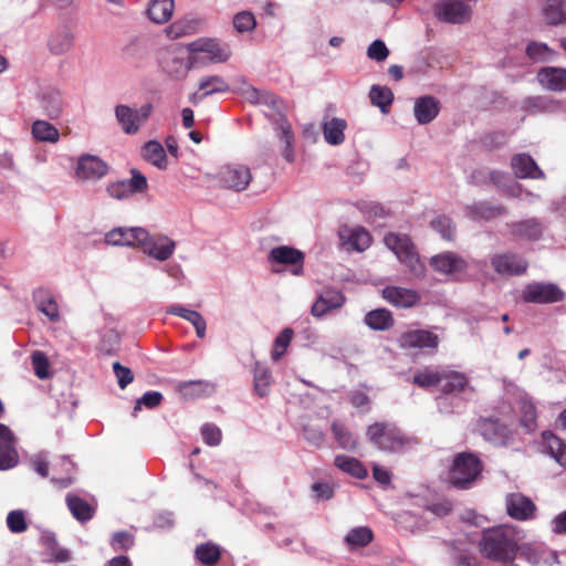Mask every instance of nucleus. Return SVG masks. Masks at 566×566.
Listing matches in <instances>:
<instances>
[{"label":"nucleus","instance_id":"c756f323","mask_svg":"<svg viewBox=\"0 0 566 566\" xmlns=\"http://www.w3.org/2000/svg\"><path fill=\"white\" fill-rule=\"evenodd\" d=\"M143 158L158 169H166L168 159L163 145L157 140L147 142L142 148Z\"/></svg>","mask_w":566,"mask_h":566},{"label":"nucleus","instance_id":"39448f33","mask_svg":"<svg viewBox=\"0 0 566 566\" xmlns=\"http://www.w3.org/2000/svg\"><path fill=\"white\" fill-rule=\"evenodd\" d=\"M431 269L448 281L463 280L469 270L468 261L457 252L444 251L430 258Z\"/></svg>","mask_w":566,"mask_h":566},{"label":"nucleus","instance_id":"79ce46f5","mask_svg":"<svg viewBox=\"0 0 566 566\" xmlns=\"http://www.w3.org/2000/svg\"><path fill=\"white\" fill-rule=\"evenodd\" d=\"M66 503L72 515L76 520L85 522L93 517L94 509L81 497L75 495H67Z\"/></svg>","mask_w":566,"mask_h":566},{"label":"nucleus","instance_id":"b1692460","mask_svg":"<svg viewBox=\"0 0 566 566\" xmlns=\"http://www.w3.org/2000/svg\"><path fill=\"white\" fill-rule=\"evenodd\" d=\"M38 102L43 113L51 119L57 118L63 109L61 93L55 88H44L38 95Z\"/></svg>","mask_w":566,"mask_h":566},{"label":"nucleus","instance_id":"4be33fe9","mask_svg":"<svg viewBox=\"0 0 566 566\" xmlns=\"http://www.w3.org/2000/svg\"><path fill=\"white\" fill-rule=\"evenodd\" d=\"M14 436L3 423H0V470H8L17 465L18 452L14 448Z\"/></svg>","mask_w":566,"mask_h":566},{"label":"nucleus","instance_id":"bf43d9fd","mask_svg":"<svg viewBox=\"0 0 566 566\" xmlns=\"http://www.w3.org/2000/svg\"><path fill=\"white\" fill-rule=\"evenodd\" d=\"M526 54L532 60L545 61L553 54V51L545 43L532 42L526 48Z\"/></svg>","mask_w":566,"mask_h":566},{"label":"nucleus","instance_id":"4c0bfd02","mask_svg":"<svg viewBox=\"0 0 566 566\" xmlns=\"http://www.w3.org/2000/svg\"><path fill=\"white\" fill-rule=\"evenodd\" d=\"M332 432L337 441L339 448L345 450H355L357 447V439L353 432L340 421L332 422Z\"/></svg>","mask_w":566,"mask_h":566},{"label":"nucleus","instance_id":"a211bd4d","mask_svg":"<svg viewBox=\"0 0 566 566\" xmlns=\"http://www.w3.org/2000/svg\"><path fill=\"white\" fill-rule=\"evenodd\" d=\"M269 261L277 264L293 265L292 273L300 275L303 272L304 253L292 247L281 245L270 251Z\"/></svg>","mask_w":566,"mask_h":566},{"label":"nucleus","instance_id":"6ab92c4d","mask_svg":"<svg viewBox=\"0 0 566 566\" xmlns=\"http://www.w3.org/2000/svg\"><path fill=\"white\" fill-rule=\"evenodd\" d=\"M494 271L501 275H521L527 270L528 263L513 253L496 254L491 259Z\"/></svg>","mask_w":566,"mask_h":566},{"label":"nucleus","instance_id":"680f3d73","mask_svg":"<svg viewBox=\"0 0 566 566\" xmlns=\"http://www.w3.org/2000/svg\"><path fill=\"white\" fill-rule=\"evenodd\" d=\"M388 55L389 50L381 40H375L367 49V56L377 62L385 61Z\"/></svg>","mask_w":566,"mask_h":566},{"label":"nucleus","instance_id":"774afa93","mask_svg":"<svg viewBox=\"0 0 566 566\" xmlns=\"http://www.w3.org/2000/svg\"><path fill=\"white\" fill-rule=\"evenodd\" d=\"M316 500H329L334 495L333 486L327 482H316L312 485Z\"/></svg>","mask_w":566,"mask_h":566},{"label":"nucleus","instance_id":"5701e85b","mask_svg":"<svg viewBox=\"0 0 566 566\" xmlns=\"http://www.w3.org/2000/svg\"><path fill=\"white\" fill-rule=\"evenodd\" d=\"M537 81L547 91H566V67L545 66L537 72Z\"/></svg>","mask_w":566,"mask_h":566},{"label":"nucleus","instance_id":"f3484780","mask_svg":"<svg viewBox=\"0 0 566 566\" xmlns=\"http://www.w3.org/2000/svg\"><path fill=\"white\" fill-rule=\"evenodd\" d=\"M339 241L348 251L363 252L371 244V235L361 227L344 226L338 231Z\"/></svg>","mask_w":566,"mask_h":566},{"label":"nucleus","instance_id":"bb28decb","mask_svg":"<svg viewBox=\"0 0 566 566\" xmlns=\"http://www.w3.org/2000/svg\"><path fill=\"white\" fill-rule=\"evenodd\" d=\"M440 111V103L432 96L419 97L415 102V116L419 124H428L432 122Z\"/></svg>","mask_w":566,"mask_h":566},{"label":"nucleus","instance_id":"a19ab883","mask_svg":"<svg viewBox=\"0 0 566 566\" xmlns=\"http://www.w3.org/2000/svg\"><path fill=\"white\" fill-rule=\"evenodd\" d=\"M195 556L201 564L213 566L221 558V549L217 544L208 542L197 546Z\"/></svg>","mask_w":566,"mask_h":566},{"label":"nucleus","instance_id":"393cba45","mask_svg":"<svg viewBox=\"0 0 566 566\" xmlns=\"http://www.w3.org/2000/svg\"><path fill=\"white\" fill-rule=\"evenodd\" d=\"M199 90L203 91L202 94L195 93L190 96V102L197 104L205 97L216 94L226 93L230 90L227 81L220 75H209L201 77L198 83Z\"/></svg>","mask_w":566,"mask_h":566},{"label":"nucleus","instance_id":"f257e3e1","mask_svg":"<svg viewBox=\"0 0 566 566\" xmlns=\"http://www.w3.org/2000/svg\"><path fill=\"white\" fill-rule=\"evenodd\" d=\"M482 556L495 562H510L518 549L517 531L511 525L484 530L479 542Z\"/></svg>","mask_w":566,"mask_h":566},{"label":"nucleus","instance_id":"1a4fd4ad","mask_svg":"<svg viewBox=\"0 0 566 566\" xmlns=\"http://www.w3.org/2000/svg\"><path fill=\"white\" fill-rule=\"evenodd\" d=\"M132 178L119 180L107 186V192L115 199H125L137 192H145L148 189L146 177L137 169L130 170Z\"/></svg>","mask_w":566,"mask_h":566},{"label":"nucleus","instance_id":"a878e982","mask_svg":"<svg viewBox=\"0 0 566 566\" xmlns=\"http://www.w3.org/2000/svg\"><path fill=\"white\" fill-rule=\"evenodd\" d=\"M345 302V297L338 291L327 290L319 295L312 305V314L315 317H322L331 310L340 307Z\"/></svg>","mask_w":566,"mask_h":566},{"label":"nucleus","instance_id":"09e8293b","mask_svg":"<svg viewBox=\"0 0 566 566\" xmlns=\"http://www.w3.org/2000/svg\"><path fill=\"white\" fill-rule=\"evenodd\" d=\"M369 97L371 103L378 106L382 112H387V108L394 101V94L391 90L379 85L371 86Z\"/></svg>","mask_w":566,"mask_h":566},{"label":"nucleus","instance_id":"69168bd1","mask_svg":"<svg viewBox=\"0 0 566 566\" xmlns=\"http://www.w3.org/2000/svg\"><path fill=\"white\" fill-rule=\"evenodd\" d=\"M201 434L205 442L209 446H218L221 441V430L211 423H206L201 428Z\"/></svg>","mask_w":566,"mask_h":566},{"label":"nucleus","instance_id":"338daca9","mask_svg":"<svg viewBox=\"0 0 566 566\" xmlns=\"http://www.w3.org/2000/svg\"><path fill=\"white\" fill-rule=\"evenodd\" d=\"M305 439L313 446L321 447L325 440V433L315 426H306L304 428Z\"/></svg>","mask_w":566,"mask_h":566},{"label":"nucleus","instance_id":"864d4df0","mask_svg":"<svg viewBox=\"0 0 566 566\" xmlns=\"http://www.w3.org/2000/svg\"><path fill=\"white\" fill-rule=\"evenodd\" d=\"M293 329L284 328L280 335L275 338L273 349H272V359L279 360L285 353V349L290 345L293 338Z\"/></svg>","mask_w":566,"mask_h":566},{"label":"nucleus","instance_id":"58836bf2","mask_svg":"<svg viewBox=\"0 0 566 566\" xmlns=\"http://www.w3.org/2000/svg\"><path fill=\"white\" fill-rule=\"evenodd\" d=\"M444 384L441 390L447 394L463 391L469 386V378L460 371H443Z\"/></svg>","mask_w":566,"mask_h":566},{"label":"nucleus","instance_id":"f03ea898","mask_svg":"<svg viewBox=\"0 0 566 566\" xmlns=\"http://www.w3.org/2000/svg\"><path fill=\"white\" fill-rule=\"evenodd\" d=\"M366 437L378 449L389 452L403 451L417 443L416 439L405 436L390 422H375L368 426Z\"/></svg>","mask_w":566,"mask_h":566},{"label":"nucleus","instance_id":"dca6fc26","mask_svg":"<svg viewBox=\"0 0 566 566\" xmlns=\"http://www.w3.org/2000/svg\"><path fill=\"white\" fill-rule=\"evenodd\" d=\"M75 42V34L69 27L62 25L52 30L46 39V48L53 55H64L69 53Z\"/></svg>","mask_w":566,"mask_h":566},{"label":"nucleus","instance_id":"2eb2a0df","mask_svg":"<svg viewBox=\"0 0 566 566\" xmlns=\"http://www.w3.org/2000/svg\"><path fill=\"white\" fill-rule=\"evenodd\" d=\"M381 295L392 306L402 308L413 307L421 300L418 291L396 285L386 286Z\"/></svg>","mask_w":566,"mask_h":566},{"label":"nucleus","instance_id":"8fccbe9b","mask_svg":"<svg viewBox=\"0 0 566 566\" xmlns=\"http://www.w3.org/2000/svg\"><path fill=\"white\" fill-rule=\"evenodd\" d=\"M443 379L442 373L431 368L418 370L412 378V382L419 387L428 388L440 384Z\"/></svg>","mask_w":566,"mask_h":566},{"label":"nucleus","instance_id":"2f4dec72","mask_svg":"<svg viewBox=\"0 0 566 566\" xmlns=\"http://www.w3.org/2000/svg\"><path fill=\"white\" fill-rule=\"evenodd\" d=\"M531 113H556L563 108V102L547 96H535L526 101Z\"/></svg>","mask_w":566,"mask_h":566},{"label":"nucleus","instance_id":"6e6552de","mask_svg":"<svg viewBox=\"0 0 566 566\" xmlns=\"http://www.w3.org/2000/svg\"><path fill=\"white\" fill-rule=\"evenodd\" d=\"M218 180L221 187L239 192L248 188L252 180V172L245 165L229 164L219 169Z\"/></svg>","mask_w":566,"mask_h":566},{"label":"nucleus","instance_id":"a18cd8bd","mask_svg":"<svg viewBox=\"0 0 566 566\" xmlns=\"http://www.w3.org/2000/svg\"><path fill=\"white\" fill-rule=\"evenodd\" d=\"M521 424L527 432H533L536 429V408L535 405L527 398L520 400Z\"/></svg>","mask_w":566,"mask_h":566},{"label":"nucleus","instance_id":"7ed1b4c3","mask_svg":"<svg viewBox=\"0 0 566 566\" xmlns=\"http://www.w3.org/2000/svg\"><path fill=\"white\" fill-rule=\"evenodd\" d=\"M385 244L391 250L397 258L408 266L410 272L417 277H422L426 273V266L420 261L415 245L406 234L388 233L385 239Z\"/></svg>","mask_w":566,"mask_h":566},{"label":"nucleus","instance_id":"c03bdc74","mask_svg":"<svg viewBox=\"0 0 566 566\" xmlns=\"http://www.w3.org/2000/svg\"><path fill=\"white\" fill-rule=\"evenodd\" d=\"M32 134L36 140L56 143L60 134L55 126L45 120H35L32 125Z\"/></svg>","mask_w":566,"mask_h":566},{"label":"nucleus","instance_id":"9b49d317","mask_svg":"<svg viewBox=\"0 0 566 566\" xmlns=\"http://www.w3.org/2000/svg\"><path fill=\"white\" fill-rule=\"evenodd\" d=\"M563 297V291L552 283H532L523 291L524 301L532 303H556Z\"/></svg>","mask_w":566,"mask_h":566},{"label":"nucleus","instance_id":"5fc2aeb1","mask_svg":"<svg viewBox=\"0 0 566 566\" xmlns=\"http://www.w3.org/2000/svg\"><path fill=\"white\" fill-rule=\"evenodd\" d=\"M186 396H201L213 391V386L207 381H186L179 386Z\"/></svg>","mask_w":566,"mask_h":566},{"label":"nucleus","instance_id":"603ef678","mask_svg":"<svg viewBox=\"0 0 566 566\" xmlns=\"http://www.w3.org/2000/svg\"><path fill=\"white\" fill-rule=\"evenodd\" d=\"M431 227L439 232L443 239L448 241L454 239L455 228L450 218L446 216L437 217L431 221Z\"/></svg>","mask_w":566,"mask_h":566},{"label":"nucleus","instance_id":"f8f14e48","mask_svg":"<svg viewBox=\"0 0 566 566\" xmlns=\"http://www.w3.org/2000/svg\"><path fill=\"white\" fill-rule=\"evenodd\" d=\"M398 344L403 349H436L439 345V336L426 329L407 331L399 336Z\"/></svg>","mask_w":566,"mask_h":566},{"label":"nucleus","instance_id":"3c124183","mask_svg":"<svg viewBox=\"0 0 566 566\" xmlns=\"http://www.w3.org/2000/svg\"><path fill=\"white\" fill-rule=\"evenodd\" d=\"M271 385V374L269 369L255 365L254 368V389L260 397H264L268 395Z\"/></svg>","mask_w":566,"mask_h":566},{"label":"nucleus","instance_id":"0e129e2a","mask_svg":"<svg viewBox=\"0 0 566 566\" xmlns=\"http://www.w3.org/2000/svg\"><path fill=\"white\" fill-rule=\"evenodd\" d=\"M113 370L117 378L118 386L124 389L134 380V375L132 370L118 361L113 364Z\"/></svg>","mask_w":566,"mask_h":566},{"label":"nucleus","instance_id":"e433bc0d","mask_svg":"<svg viewBox=\"0 0 566 566\" xmlns=\"http://www.w3.org/2000/svg\"><path fill=\"white\" fill-rule=\"evenodd\" d=\"M347 124L345 119L332 118L323 125V134L325 140L331 145H339L344 142V130Z\"/></svg>","mask_w":566,"mask_h":566},{"label":"nucleus","instance_id":"13d9d810","mask_svg":"<svg viewBox=\"0 0 566 566\" xmlns=\"http://www.w3.org/2000/svg\"><path fill=\"white\" fill-rule=\"evenodd\" d=\"M8 528L12 533H22L28 528L23 511H11L7 516Z\"/></svg>","mask_w":566,"mask_h":566},{"label":"nucleus","instance_id":"9d476101","mask_svg":"<svg viewBox=\"0 0 566 566\" xmlns=\"http://www.w3.org/2000/svg\"><path fill=\"white\" fill-rule=\"evenodd\" d=\"M188 50L191 53H206L211 63H224L231 57L230 46L216 39H198L188 45Z\"/></svg>","mask_w":566,"mask_h":566},{"label":"nucleus","instance_id":"c9c22d12","mask_svg":"<svg viewBox=\"0 0 566 566\" xmlns=\"http://www.w3.org/2000/svg\"><path fill=\"white\" fill-rule=\"evenodd\" d=\"M334 464L340 471L350 474L357 479H364L367 476V470L356 458L339 454L335 458Z\"/></svg>","mask_w":566,"mask_h":566},{"label":"nucleus","instance_id":"6e6d98bb","mask_svg":"<svg viewBox=\"0 0 566 566\" xmlns=\"http://www.w3.org/2000/svg\"><path fill=\"white\" fill-rule=\"evenodd\" d=\"M32 367L34 374L40 379H45L50 376V365L48 357L42 352H34L31 356Z\"/></svg>","mask_w":566,"mask_h":566},{"label":"nucleus","instance_id":"c85d7f7f","mask_svg":"<svg viewBox=\"0 0 566 566\" xmlns=\"http://www.w3.org/2000/svg\"><path fill=\"white\" fill-rule=\"evenodd\" d=\"M167 313L182 317L192 324L199 338H203L206 336L207 324L203 316L199 312L176 304L168 307Z\"/></svg>","mask_w":566,"mask_h":566},{"label":"nucleus","instance_id":"aec40b11","mask_svg":"<svg viewBox=\"0 0 566 566\" xmlns=\"http://www.w3.org/2000/svg\"><path fill=\"white\" fill-rule=\"evenodd\" d=\"M107 165L98 157L83 155L77 160L75 176L82 180H96L107 172Z\"/></svg>","mask_w":566,"mask_h":566},{"label":"nucleus","instance_id":"72a5a7b5","mask_svg":"<svg viewBox=\"0 0 566 566\" xmlns=\"http://www.w3.org/2000/svg\"><path fill=\"white\" fill-rule=\"evenodd\" d=\"M364 322L375 331H386L394 325V317L390 311L378 308L366 314Z\"/></svg>","mask_w":566,"mask_h":566},{"label":"nucleus","instance_id":"f704fd0d","mask_svg":"<svg viewBox=\"0 0 566 566\" xmlns=\"http://www.w3.org/2000/svg\"><path fill=\"white\" fill-rule=\"evenodd\" d=\"M174 8V0H151L148 15L156 23H165L171 18Z\"/></svg>","mask_w":566,"mask_h":566},{"label":"nucleus","instance_id":"412c9836","mask_svg":"<svg viewBox=\"0 0 566 566\" xmlns=\"http://www.w3.org/2000/svg\"><path fill=\"white\" fill-rule=\"evenodd\" d=\"M143 251L158 261L168 260L175 252L176 242L166 235L150 237L142 243Z\"/></svg>","mask_w":566,"mask_h":566},{"label":"nucleus","instance_id":"052dcab7","mask_svg":"<svg viewBox=\"0 0 566 566\" xmlns=\"http://www.w3.org/2000/svg\"><path fill=\"white\" fill-rule=\"evenodd\" d=\"M163 401V395L159 391H148L143 395L140 399L137 400L133 415L136 416V413L142 409V405L145 407L153 409L159 406Z\"/></svg>","mask_w":566,"mask_h":566},{"label":"nucleus","instance_id":"ddd939ff","mask_svg":"<svg viewBox=\"0 0 566 566\" xmlns=\"http://www.w3.org/2000/svg\"><path fill=\"white\" fill-rule=\"evenodd\" d=\"M148 238V232L144 228H116L109 231L105 241L111 245L139 247Z\"/></svg>","mask_w":566,"mask_h":566},{"label":"nucleus","instance_id":"4468645a","mask_svg":"<svg viewBox=\"0 0 566 566\" xmlns=\"http://www.w3.org/2000/svg\"><path fill=\"white\" fill-rule=\"evenodd\" d=\"M506 513L516 521L531 520L535 515L536 506L533 501L521 494L510 493L505 497Z\"/></svg>","mask_w":566,"mask_h":566},{"label":"nucleus","instance_id":"423d86ee","mask_svg":"<svg viewBox=\"0 0 566 566\" xmlns=\"http://www.w3.org/2000/svg\"><path fill=\"white\" fill-rule=\"evenodd\" d=\"M472 13V7L462 0H440L434 4L436 17L446 23H467L471 20Z\"/></svg>","mask_w":566,"mask_h":566},{"label":"nucleus","instance_id":"20e7f679","mask_svg":"<svg viewBox=\"0 0 566 566\" xmlns=\"http://www.w3.org/2000/svg\"><path fill=\"white\" fill-rule=\"evenodd\" d=\"M482 471V463L476 454L462 452L454 457L449 471V482L457 488L467 489Z\"/></svg>","mask_w":566,"mask_h":566},{"label":"nucleus","instance_id":"37998d69","mask_svg":"<svg viewBox=\"0 0 566 566\" xmlns=\"http://www.w3.org/2000/svg\"><path fill=\"white\" fill-rule=\"evenodd\" d=\"M470 214L475 220H491L505 213L502 206H492L488 202H480L469 208Z\"/></svg>","mask_w":566,"mask_h":566},{"label":"nucleus","instance_id":"de8ad7c7","mask_svg":"<svg viewBox=\"0 0 566 566\" xmlns=\"http://www.w3.org/2000/svg\"><path fill=\"white\" fill-rule=\"evenodd\" d=\"M512 231L515 235L535 240L542 234V226L535 219H530L513 224Z\"/></svg>","mask_w":566,"mask_h":566},{"label":"nucleus","instance_id":"0eeeda50","mask_svg":"<svg viewBox=\"0 0 566 566\" xmlns=\"http://www.w3.org/2000/svg\"><path fill=\"white\" fill-rule=\"evenodd\" d=\"M153 111V105L147 103L139 108H132L127 105H117L115 116L122 129L129 135L136 134L147 122Z\"/></svg>","mask_w":566,"mask_h":566},{"label":"nucleus","instance_id":"4d7b16f0","mask_svg":"<svg viewBox=\"0 0 566 566\" xmlns=\"http://www.w3.org/2000/svg\"><path fill=\"white\" fill-rule=\"evenodd\" d=\"M233 25L238 32L243 33L252 31L256 25V21L251 12L242 11L234 15Z\"/></svg>","mask_w":566,"mask_h":566},{"label":"nucleus","instance_id":"7c9ffc66","mask_svg":"<svg viewBox=\"0 0 566 566\" xmlns=\"http://www.w3.org/2000/svg\"><path fill=\"white\" fill-rule=\"evenodd\" d=\"M542 12L548 24L566 23V0H544Z\"/></svg>","mask_w":566,"mask_h":566},{"label":"nucleus","instance_id":"473e14b6","mask_svg":"<svg viewBox=\"0 0 566 566\" xmlns=\"http://www.w3.org/2000/svg\"><path fill=\"white\" fill-rule=\"evenodd\" d=\"M34 301L38 310L45 314L51 321L59 319L57 304L49 291L43 289L38 290L34 293Z\"/></svg>","mask_w":566,"mask_h":566},{"label":"nucleus","instance_id":"ea45409f","mask_svg":"<svg viewBox=\"0 0 566 566\" xmlns=\"http://www.w3.org/2000/svg\"><path fill=\"white\" fill-rule=\"evenodd\" d=\"M543 439L546 442L548 453L556 462L566 467V444L552 431H544Z\"/></svg>","mask_w":566,"mask_h":566},{"label":"nucleus","instance_id":"49530a36","mask_svg":"<svg viewBox=\"0 0 566 566\" xmlns=\"http://www.w3.org/2000/svg\"><path fill=\"white\" fill-rule=\"evenodd\" d=\"M373 532L367 526H359L350 530L346 535V543L350 548L367 546L373 541Z\"/></svg>","mask_w":566,"mask_h":566},{"label":"nucleus","instance_id":"cd10ccee","mask_svg":"<svg viewBox=\"0 0 566 566\" xmlns=\"http://www.w3.org/2000/svg\"><path fill=\"white\" fill-rule=\"evenodd\" d=\"M514 174L518 178H543L544 174L538 168L534 159L525 154L516 155L511 161Z\"/></svg>","mask_w":566,"mask_h":566},{"label":"nucleus","instance_id":"e2e57ef3","mask_svg":"<svg viewBox=\"0 0 566 566\" xmlns=\"http://www.w3.org/2000/svg\"><path fill=\"white\" fill-rule=\"evenodd\" d=\"M134 544V536L128 532L115 533L112 537L111 545L115 551H126Z\"/></svg>","mask_w":566,"mask_h":566}]
</instances>
